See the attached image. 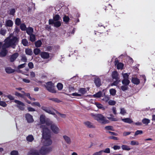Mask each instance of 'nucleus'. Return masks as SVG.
Returning <instances> with one entry per match:
<instances>
[{"label": "nucleus", "mask_w": 155, "mask_h": 155, "mask_svg": "<svg viewBox=\"0 0 155 155\" xmlns=\"http://www.w3.org/2000/svg\"><path fill=\"white\" fill-rule=\"evenodd\" d=\"M84 124L85 126L87 128H95V126L94 124L92 123L89 121H86L84 122Z\"/></svg>", "instance_id": "6e6552de"}, {"label": "nucleus", "mask_w": 155, "mask_h": 155, "mask_svg": "<svg viewBox=\"0 0 155 155\" xmlns=\"http://www.w3.org/2000/svg\"><path fill=\"white\" fill-rule=\"evenodd\" d=\"M34 139V137L32 135H29L26 137V140L28 142H32Z\"/></svg>", "instance_id": "5701e85b"}, {"label": "nucleus", "mask_w": 155, "mask_h": 155, "mask_svg": "<svg viewBox=\"0 0 155 155\" xmlns=\"http://www.w3.org/2000/svg\"><path fill=\"white\" fill-rule=\"evenodd\" d=\"M6 97L11 101L15 99L14 97L10 94L6 95Z\"/></svg>", "instance_id": "6e6d98bb"}, {"label": "nucleus", "mask_w": 155, "mask_h": 155, "mask_svg": "<svg viewBox=\"0 0 155 155\" xmlns=\"http://www.w3.org/2000/svg\"><path fill=\"white\" fill-rule=\"evenodd\" d=\"M143 133V132L142 130H137L135 132L134 135L136 136L139 134H142Z\"/></svg>", "instance_id": "09e8293b"}, {"label": "nucleus", "mask_w": 155, "mask_h": 155, "mask_svg": "<svg viewBox=\"0 0 155 155\" xmlns=\"http://www.w3.org/2000/svg\"><path fill=\"white\" fill-rule=\"evenodd\" d=\"M71 95L74 96L81 97V95L80 94H78L76 92L73 93Z\"/></svg>", "instance_id": "69168bd1"}, {"label": "nucleus", "mask_w": 155, "mask_h": 155, "mask_svg": "<svg viewBox=\"0 0 155 155\" xmlns=\"http://www.w3.org/2000/svg\"><path fill=\"white\" fill-rule=\"evenodd\" d=\"M15 94L16 96L18 97H21V98H25L24 97V95H22V94L18 93V92H17V91L15 92Z\"/></svg>", "instance_id": "79ce46f5"}, {"label": "nucleus", "mask_w": 155, "mask_h": 155, "mask_svg": "<svg viewBox=\"0 0 155 155\" xmlns=\"http://www.w3.org/2000/svg\"><path fill=\"white\" fill-rule=\"evenodd\" d=\"M30 76L31 78H35V74L34 72L32 71L30 72Z\"/></svg>", "instance_id": "774afa93"}, {"label": "nucleus", "mask_w": 155, "mask_h": 155, "mask_svg": "<svg viewBox=\"0 0 155 155\" xmlns=\"http://www.w3.org/2000/svg\"><path fill=\"white\" fill-rule=\"evenodd\" d=\"M150 120L149 119L144 118L142 120V123L145 124L147 125L150 123Z\"/></svg>", "instance_id": "473e14b6"}, {"label": "nucleus", "mask_w": 155, "mask_h": 155, "mask_svg": "<svg viewBox=\"0 0 155 155\" xmlns=\"http://www.w3.org/2000/svg\"><path fill=\"white\" fill-rule=\"evenodd\" d=\"M102 153L104 152L106 153H109L110 152V150L109 148H107L105 149L104 150H101Z\"/></svg>", "instance_id": "4d7b16f0"}, {"label": "nucleus", "mask_w": 155, "mask_h": 155, "mask_svg": "<svg viewBox=\"0 0 155 155\" xmlns=\"http://www.w3.org/2000/svg\"><path fill=\"white\" fill-rule=\"evenodd\" d=\"M25 53L28 55H31L33 54V52L31 49L27 48L25 50Z\"/></svg>", "instance_id": "a878e982"}, {"label": "nucleus", "mask_w": 155, "mask_h": 155, "mask_svg": "<svg viewBox=\"0 0 155 155\" xmlns=\"http://www.w3.org/2000/svg\"><path fill=\"white\" fill-rule=\"evenodd\" d=\"M126 113V110L124 109V108H120V113L123 115H124Z\"/></svg>", "instance_id": "13d9d810"}, {"label": "nucleus", "mask_w": 155, "mask_h": 155, "mask_svg": "<svg viewBox=\"0 0 155 155\" xmlns=\"http://www.w3.org/2000/svg\"><path fill=\"white\" fill-rule=\"evenodd\" d=\"M128 88L127 85H124L121 87V90L123 91L127 90L128 89Z\"/></svg>", "instance_id": "603ef678"}, {"label": "nucleus", "mask_w": 155, "mask_h": 155, "mask_svg": "<svg viewBox=\"0 0 155 155\" xmlns=\"http://www.w3.org/2000/svg\"><path fill=\"white\" fill-rule=\"evenodd\" d=\"M21 42L24 46H26L28 45V41L25 39L22 40Z\"/></svg>", "instance_id": "c9c22d12"}, {"label": "nucleus", "mask_w": 155, "mask_h": 155, "mask_svg": "<svg viewBox=\"0 0 155 155\" xmlns=\"http://www.w3.org/2000/svg\"><path fill=\"white\" fill-rule=\"evenodd\" d=\"M119 74L116 71H114L112 72V77L113 79L116 80H119Z\"/></svg>", "instance_id": "2eb2a0df"}, {"label": "nucleus", "mask_w": 155, "mask_h": 155, "mask_svg": "<svg viewBox=\"0 0 155 155\" xmlns=\"http://www.w3.org/2000/svg\"><path fill=\"white\" fill-rule=\"evenodd\" d=\"M0 105L3 107H5L7 106V104L5 102L0 100Z\"/></svg>", "instance_id": "864d4df0"}, {"label": "nucleus", "mask_w": 155, "mask_h": 155, "mask_svg": "<svg viewBox=\"0 0 155 155\" xmlns=\"http://www.w3.org/2000/svg\"><path fill=\"white\" fill-rule=\"evenodd\" d=\"M60 18V16L58 14H56L53 17V20H54V21H59Z\"/></svg>", "instance_id": "58836bf2"}, {"label": "nucleus", "mask_w": 155, "mask_h": 155, "mask_svg": "<svg viewBox=\"0 0 155 155\" xmlns=\"http://www.w3.org/2000/svg\"><path fill=\"white\" fill-rule=\"evenodd\" d=\"M15 23L17 26H19L21 24V19L19 18H17L16 19Z\"/></svg>", "instance_id": "ea45409f"}, {"label": "nucleus", "mask_w": 155, "mask_h": 155, "mask_svg": "<svg viewBox=\"0 0 155 155\" xmlns=\"http://www.w3.org/2000/svg\"><path fill=\"white\" fill-rule=\"evenodd\" d=\"M6 72L8 74H11L14 72L15 70V69H12L10 67H7L5 68Z\"/></svg>", "instance_id": "6ab92c4d"}, {"label": "nucleus", "mask_w": 155, "mask_h": 155, "mask_svg": "<svg viewBox=\"0 0 155 155\" xmlns=\"http://www.w3.org/2000/svg\"><path fill=\"white\" fill-rule=\"evenodd\" d=\"M57 87L58 90L61 91L63 88V85L61 83H58L57 85Z\"/></svg>", "instance_id": "e433bc0d"}, {"label": "nucleus", "mask_w": 155, "mask_h": 155, "mask_svg": "<svg viewBox=\"0 0 155 155\" xmlns=\"http://www.w3.org/2000/svg\"><path fill=\"white\" fill-rule=\"evenodd\" d=\"M18 152L16 150L12 151L11 153V155H18Z\"/></svg>", "instance_id": "680f3d73"}, {"label": "nucleus", "mask_w": 155, "mask_h": 155, "mask_svg": "<svg viewBox=\"0 0 155 155\" xmlns=\"http://www.w3.org/2000/svg\"><path fill=\"white\" fill-rule=\"evenodd\" d=\"M78 92L80 93V94L81 95V96L85 94L87 92V91L85 89L83 88H80L78 90Z\"/></svg>", "instance_id": "4be33fe9"}, {"label": "nucleus", "mask_w": 155, "mask_h": 155, "mask_svg": "<svg viewBox=\"0 0 155 155\" xmlns=\"http://www.w3.org/2000/svg\"><path fill=\"white\" fill-rule=\"evenodd\" d=\"M91 116L94 119L99 122L105 124L109 123V121L105 119V117L100 114H92Z\"/></svg>", "instance_id": "7ed1b4c3"}, {"label": "nucleus", "mask_w": 155, "mask_h": 155, "mask_svg": "<svg viewBox=\"0 0 155 155\" xmlns=\"http://www.w3.org/2000/svg\"><path fill=\"white\" fill-rule=\"evenodd\" d=\"M15 12V9L12 8L9 11V14L11 15H14Z\"/></svg>", "instance_id": "bf43d9fd"}, {"label": "nucleus", "mask_w": 155, "mask_h": 155, "mask_svg": "<svg viewBox=\"0 0 155 155\" xmlns=\"http://www.w3.org/2000/svg\"><path fill=\"white\" fill-rule=\"evenodd\" d=\"M28 155H39V153L38 150L32 149L28 152Z\"/></svg>", "instance_id": "f8f14e48"}, {"label": "nucleus", "mask_w": 155, "mask_h": 155, "mask_svg": "<svg viewBox=\"0 0 155 155\" xmlns=\"http://www.w3.org/2000/svg\"><path fill=\"white\" fill-rule=\"evenodd\" d=\"M40 56L41 57L44 59H47L49 58V54L47 52H42L40 54Z\"/></svg>", "instance_id": "dca6fc26"}, {"label": "nucleus", "mask_w": 155, "mask_h": 155, "mask_svg": "<svg viewBox=\"0 0 155 155\" xmlns=\"http://www.w3.org/2000/svg\"><path fill=\"white\" fill-rule=\"evenodd\" d=\"M104 128L105 130H110L111 131H114V127L111 126H108L105 127Z\"/></svg>", "instance_id": "a19ab883"}, {"label": "nucleus", "mask_w": 155, "mask_h": 155, "mask_svg": "<svg viewBox=\"0 0 155 155\" xmlns=\"http://www.w3.org/2000/svg\"><path fill=\"white\" fill-rule=\"evenodd\" d=\"M69 19V17L67 16H64L63 17V21L66 24L68 22Z\"/></svg>", "instance_id": "de8ad7c7"}, {"label": "nucleus", "mask_w": 155, "mask_h": 155, "mask_svg": "<svg viewBox=\"0 0 155 155\" xmlns=\"http://www.w3.org/2000/svg\"><path fill=\"white\" fill-rule=\"evenodd\" d=\"M19 56L18 53H15L11 55L10 58V61L11 62L14 61Z\"/></svg>", "instance_id": "ddd939ff"}, {"label": "nucleus", "mask_w": 155, "mask_h": 155, "mask_svg": "<svg viewBox=\"0 0 155 155\" xmlns=\"http://www.w3.org/2000/svg\"><path fill=\"white\" fill-rule=\"evenodd\" d=\"M25 118L27 122L29 123H32L34 121L32 116L28 113L25 114Z\"/></svg>", "instance_id": "1a4fd4ad"}, {"label": "nucleus", "mask_w": 155, "mask_h": 155, "mask_svg": "<svg viewBox=\"0 0 155 155\" xmlns=\"http://www.w3.org/2000/svg\"><path fill=\"white\" fill-rule=\"evenodd\" d=\"M40 122L41 124H46L47 121L50 120L48 119L45 120V115L43 114H42L40 116Z\"/></svg>", "instance_id": "f3484780"}, {"label": "nucleus", "mask_w": 155, "mask_h": 155, "mask_svg": "<svg viewBox=\"0 0 155 155\" xmlns=\"http://www.w3.org/2000/svg\"><path fill=\"white\" fill-rule=\"evenodd\" d=\"M130 144L131 145H138L139 144V142L134 140H132L130 142Z\"/></svg>", "instance_id": "3c124183"}, {"label": "nucleus", "mask_w": 155, "mask_h": 155, "mask_svg": "<svg viewBox=\"0 0 155 155\" xmlns=\"http://www.w3.org/2000/svg\"><path fill=\"white\" fill-rule=\"evenodd\" d=\"M108 103L110 105H114L116 104V102L115 101L112 100H110L108 101Z\"/></svg>", "instance_id": "5fc2aeb1"}, {"label": "nucleus", "mask_w": 155, "mask_h": 155, "mask_svg": "<svg viewBox=\"0 0 155 155\" xmlns=\"http://www.w3.org/2000/svg\"><path fill=\"white\" fill-rule=\"evenodd\" d=\"M20 28L22 31L25 30L26 28V25L24 23L21 24Z\"/></svg>", "instance_id": "37998d69"}, {"label": "nucleus", "mask_w": 155, "mask_h": 155, "mask_svg": "<svg viewBox=\"0 0 155 155\" xmlns=\"http://www.w3.org/2000/svg\"><path fill=\"white\" fill-rule=\"evenodd\" d=\"M102 95V93L101 91H99L97 93L94 94L93 95L94 97L99 98Z\"/></svg>", "instance_id": "c85d7f7f"}, {"label": "nucleus", "mask_w": 155, "mask_h": 155, "mask_svg": "<svg viewBox=\"0 0 155 155\" xmlns=\"http://www.w3.org/2000/svg\"><path fill=\"white\" fill-rule=\"evenodd\" d=\"M34 30L32 28L28 27L26 30V32L29 35L33 34Z\"/></svg>", "instance_id": "393cba45"}, {"label": "nucleus", "mask_w": 155, "mask_h": 155, "mask_svg": "<svg viewBox=\"0 0 155 155\" xmlns=\"http://www.w3.org/2000/svg\"><path fill=\"white\" fill-rule=\"evenodd\" d=\"M41 109L48 114L52 115H55L54 113L51 110L49 107L42 106L41 107Z\"/></svg>", "instance_id": "9d476101"}, {"label": "nucleus", "mask_w": 155, "mask_h": 155, "mask_svg": "<svg viewBox=\"0 0 155 155\" xmlns=\"http://www.w3.org/2000/svg\"><path fill=\"white\" fill-rule=\"evenodd\" d=\"M49 99L50 100L52 101L57 103H59L61 101L60 100L57 98H50Z\"/></svg>", "instance_id": "8fccbe9b"}, {"label": "nucleus", "mask_w": 155, "mask_h": 155, "mask_svg": "<svg viewBox=\"0 0 155 155\" xmlns=\"http://www.w3.org/2000/svg\"><path fill=\"white\" fill-rule=\"evenodd\" d=\"M40 128L42 129V136L45 140L43 142L44 146L41 147L39 150V153L41 154L45 155L52 150L51 147H46L51 145L52 143V141L51 139L50 131L44 125L41 126Z\"/></svg>", "instance_id": "f257e3e1"}, {"label": "nucleus", "mask_w": 155, "mask_h": 155, "mask_svg": "<svg viewBox=\"0 0 155 155\" xmlns=\"http://www.w3.org/2000/svg\"><path fill=\"white\" fill-rule=\"evenodd\" d=\"M49 25H54V26L56 28L60 27L61 25V22L60 21H54L53 19L49 20Z\"/></svg>", "instance_id": "0eeeda50"}, {"label": "nucleus", "mask_w": 155, "mask_h": 155, "mask_svg": "<svg viewBox=\"0 0 155 155\" xmlns=\"http://www.w3.org/2000/svg\"><path fill=\"white\" fill-rule=\"evenodd\" d=\"M121 148L122 150H129L131 149L128 146L125 145H122Z\"/></svg>", "instance_id": "72a5a7b5"}, {"label": "nucleus", "mask_w": 155, "mask_h": 155, "mask_svg": "<svg viewBox=\"0 0 155 155\" xmlns=\"http://www.w3.org/2000/svg\"><path fill=\"white\" fill-rule=\"evenodd\" d=\"M13 24V21L11 20H7L5 22V25L7 27H11Z\"/></svg>", "instance_id": "412c9836"}, {"label": "nucleus", "mask_w": 155, "mask_h": 155, "mask_svg": "<svg viewBox=\"0 0 155 155\" xmlns=\"http://www.w3.org/2000/svg\"><path fill=\"white\" fill-rule=\"evenodd\" d=\"M102 151L100 150L98 152H97L94 153L92 155H102Z\"/></svg>", "instance_id": "0e129e2a"}, {"label": "nucleus", "mask_w": 155, "mask_h": 155, "mask_svg": "<svg viewBox=\"0 0 155 155\" xmlns=\"http://www.w3.org/2000/svg\"><path fill=\"white\" fill-rule=\"evenodd\" d=\"M122 75L124 79H128L129 75L127 73L122 74Z\"/></svg>", "instance_id": "052dcab7"}, {"label": "nucleus", "mask_w": 155, "mask_h": 155, "mask_svg": "<svg viewBox=\"0 0 155 155\" xmlns=\"http://www.w3.org/2000/svg\"><path fill=\"white\" fill-rule=\"evenodd\" d=\"M110 92L111 95L114 96L116 94V91L114 89H111L110 90Z\"/></svg>", "instance_id": "49530a36"}, {"label": "nucleus", "mask_w": 155, "mask_h": 155, "mask_svg": "<svg viewBox=\"0 0 155 155\" xmlns=\"http://www.w3.org/2000/svg\"><path fill=\"white\" fill-rule=\"evenodd\" d=\"M47 90L49 92L55 93L56 92V91L54 89V84L51 81H48L46 83L45 85Z\"/></svg>", "instance_id": "39448f33"}, {"label": "nucleus", "mask_w": 155, "mask_h": 155, "mask_svg": "<svg viewBox=\"0 0 155 155\" xmlns=\"http://www.w3.org/2000/svg\"><path fill=\"white\" fill-rule=\"evenodd\" d=\"M33 52L35 55H37L40 53L41 50L39 48H36L34 49Z\"/></svg>", "instance_id": "f704fd0d"}, {"label": "nucleus", "mask_w": 155, "mask_h": 155, "mask_svg": "<svg viewBox=\"0 0 155 155\" xmlns=\"http://www.w3.org/2000/svg\"><path fill=\"white\" fill-rule=\"evenodd\" d=\"M46 124L47 126H50V129L53 133L57 134L59 132L60 130L59 127L52 121L47 120L46 122Z\"/></svg>", "instance_id": "20e7f679"}, {"label": "nucleus", "mask_w": 155, "mask_h": 155, "mask_svg": "<svg viewBox=\"0 0 155 155\" xmlns=\"http://www.w3.org/2000/svg\"><path fill=\"white\" fill-rule=\"evenodd\" d=\"M94 82L97 87H99L101 85V80L99 78H97L95 79Z\"/></svg>", "instance_id": "bb28decb"}, {"label": "nucleus", "mask_w": 155, "mask_h": 155, "mask_svg": "<svg viewBox=\"0 0 155 155\" xmlns=\"http://www.w3.org/2000/svg\"><path fill=\"white\" fill-rule=\"evenodd\" d=\"M42 44V43L41 41L40 40H38L35 42V46L37 48L40 47Z\"/></svg>", "instance_id": "c756f323"}, {"label": "nucleus", "mask_w": 155, "mask_h": 155, "mask_svg": "<svg viewBox=\"0 0 155 155\" xmlns=\"http://www.w3.org/2000/svg\"><path fill=\"white\" fill-rule=\"evenodd\" d=\"M30 36V40L31 42H34L36 40L35 36V35L31 34L29 35Z\"/></svg>", "instance_id": "7c9ffc66"}, {"label": "nucleus", "mask_w": 155, "mask_h": 155, "mask_svg": "<svg viewBox=\"0 0 155 155\" xmlns=\"http://www.w3.org/2000/svg\"><path fill=\"white\" fill-rule=\"evenodd\" d=\"M120 82V80H116V81H114L113 83L112 84V85H117L119 82Z\"/></svg>", "instance_id": "338daca9"}, {"label": "nucleus", "mask_w": 155, "mask_h": 155, "mask_svg": "<svg viewBox=\"0 0 155 155\" xmlns=\"http://www.w3.org/2000/svg\"><path fill=\"white\" fill-rule=\"evenodd\" d=\"M54 110L55 111L56 113L57 114H58L62 118H66V115L65 114H61L56 110Z\"/></svg>", "instance_id": "c03bdc74"}, {"label": "nucleus", "mask_w": 155, "mask_h": 155, "mask_svg": "<svg viewBox=\"0 0 155 155\" xmlns=\"http://www.w3.org/2000/svg\"><path fill=\"white\" fill-rule=\"evenodd\" d=\"M18 38L15 36L10 35L5 40V43L3 44V48H9L11 47L13 49L15 48L18 42Z\"/></svg>", "instance_id": "f03ea898"}, {"label": "nucleus", "mask_w": 155, "mask_h": 155, "mask_svg": "<svg viewBox=\"0 0 155 155\" xmlns=\"http://www.w3.org/2000/svg\"><path fill=\"white\" fill-rule=\"evenodd\" d=\"M121 120L123 122L128 124H131L133 122L131 119L128 118L122 119Z\"/></svg>", "instance_id": "b1692460"}, {"label": "nucleus", "mask_w": 155, "mask_h": 155, "mask_svg": "<svg viewBox=\"0 0 155 155\" xmlns=\"http://www.w3.org/2000/svg\"><path fill=\"white\" fill-rule=\"evenodd\" d=\"M21 61H22L23 62H27V58L26 57V56L25 55L23 54V55H22L21 56Z\"/></svg>", "instance_id": "4c0bfd02"}, {"label": "nucleus", "mask_w": 155, "mask_h": 155, "mask_svg": "<svg viewBox=\"0 0 155 155\" xmlns=\"http://www.w3.org/2000/svg\"><path fill=\"white\" fill-rule=\"evenodd\" d=\"M95 104L97 108L99 109H101L103 110H104L105 109V107L103 106V105L100 104L96 102Z\"/></svg>", "instance_id": "2f4dec72"}, {"label": "nucleus", "mask_w": 155, "mask_h": 155, "mask_svg": "<svg viewBox=\"0 0 155 155\" xmlns=\"http://www.w3.org/2000/svg\"><path fill=\"white\" fill-rule=\"evenodd\" d=\"M8 48H3V45H2V50L0 52V57H5L7 54V51L6 49Z\"/></svg>", "instance_id": "4468645a"}, {"label": "nucleus", "mask_w": 155, "mask_h": 155, "mask_svg": "<svg viewBox=\"0 0 155 155\" xmlns=\"http://www.w3.org/2000/svg\"><path fill=\"white\" fill-rule=\"evenodd\" d=\"M28 66L30 69H32L34 68V65L32 62H29L28 64Z\"/></svg>", "instance_id": "e2e57ef3"}, {"label": "nucleus", "mask_w": 155, "mask_h": 155, "mask_svg": "<svg viewBox=\"0 0 155 155\" xmlns=\"http://www.w3.org/2000/svg\"><path fill=\"white\" fill-rule=\"evenodd\" d=\"M123 84L125 85H128L130 83V81L128 79H124L122 81Z\"/></svg>", "instance_id": "cd10ccee"}, {"label": "nucleus", "mask_w": 155, "mask_h": 155, "mask_svg": "<svg viewBox=\"0 0 155 155\" xmlns=\"http://www.w3.org/2000/svg\"><path fill=\"white\" fill-rule=\"evenodd\" d=\"M6 32L5 29L2 28L0 30V34L2 35H5Z\"/></svg>", "instance_id": "a18cd8bd"}, {"label": "nucleus", "mask_w": 155, "mask_h": 155, "mask_svg": "<svg viewBox=\"0 0 155 155\" xmlns=\"http://www.w3.org/2000/svg\"><path fill=\"white\" fill-rule=\"evenodd\" d=\"M115 64L117 66V68L118 69H122L124 67L123 64L121 63H119L118 60H115Z\"/></svg>", "instance_id": "9b49d317"}, {"label": "nucleus", "mask_w": 155, "mask_h": 155, "mask_svg": "<svg viewBox=\"0 0 155 155\" xmlns=\"http://www.w3.org/2000/svg\"><path fill=\"white\" fill-rule=\"evenodd\" d=\"M63 137L65 142L67 144H70L71 143V140L70 137L66 135H64Z\"/></svg>", "instance_id": "a211bd4d"}, {"label": "nucleus", "mask_w": 155, "mask_h": 155, "mask_svg": "<svg viewBox=\"0 0 155 155\" xmlns=\"http://www.w3.org/2000/svg\"><path fill=\"white\" fill-rule=\"evenodd\" d=\"M14 102L17 104L15 106L21 110H24L25 104L23 102L16 100H15Z\"/></svg>", "instance_id": "423d86ee"}, {"label": "nucleus", "mask_w": 155, "mask_h": 155, "mask_svg": "<svg viewBox=\"0 0 155 155\" xmlns=\"http://www.w3.org/2000/svg\"><path fill=\"white\" fill-rule=\"evenodd\" d=\"M131 81L133 83L136 85H138L140 83L139 79L137 78H132Z\"/></svg>", "instance_id": "aec40b11"}]
</instances>
